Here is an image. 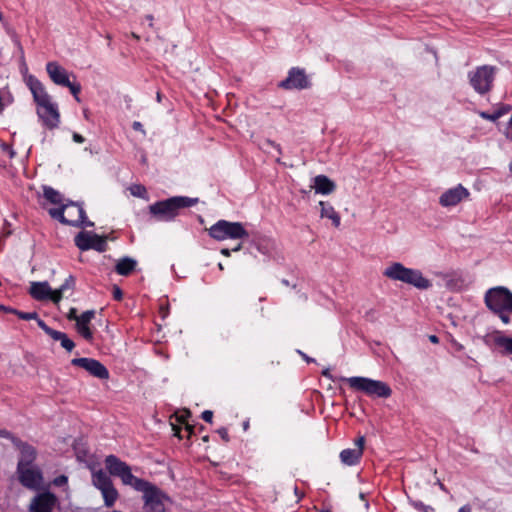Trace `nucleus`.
I'll use <instances>...</instances> for the list:
<instances>
[{
  "mask_svg": "<svg viewBox=\"0 0 512 512\" xmlns=\"http://www.w3.org/2000/svg\"><path fill=\"white\" fill-rule=\"evenodd\" d=\"M105 468L111 476L121 479L122 483L142 492L144 512H166V503L170 497L154 484L132 474L131 467L115 455H108L104 460Z\"/></svg>",
  "mask_w": 512,
  "mask_h": 512,
  "instance_id": "obj_1",
  "label": "nucleus"
},
{
  "mask_svg": "<svg viewBox=\"0 0 512 512\" xmlns=\"http://www.w3.org/2000/svg\"><path fill=\"white\" fill-rule=\"evenodd\" d=\"M198 201V198L174 196L151 204L149 212L157 221L171 222L179 215L181 209L192 207Z\"/></svg>",
  "mask_w": 512,
  "mask_h": 512,
  "instance_id": "obj_2",
  "label": "nucleus"
},
{
  "mask_svg": "<svg viewBox=\"0 0 512 512\" xmlns=\"http://www.w3.org/2000/svg\"><path fill=\"white\" fill-rule=\"evenodd\" d=\"M383 275L393 281H400L420 290L432 287V282L425 278L420 270L407 268L400 262H394L386 267Z\"/></svg>",
  "mask_w": 512,
  "mask_h": 512,
  "instance_id": "obj_3",
  "label": "nucleus"
},
{
  "mask_svg": "<svg viewBox=\"0 0 512 512\" xmlns=\"http://www.w3.org/2000/svg\"><path fill=\"white\" fill-rule=\"evenodd\" d=\"M49 215L63 224L74 227H93L94 223L87 220L83 206L78 202L67 201L59 208L48 210Z\"/></svg>",
  "mask_w": 512,
  "mask_h": 512,
  "instance_id": "obj_4",
  "label": "nucleus"
},
{
  "mask_svg": "<svg viewBox=\"0 0 512 512\" xmlns=\"http://www.w3.org/2000/svg\"><path fill=\"white\" fill-rule=\"evenodd\" d=\"M342 380L347 382L352 389L371 397L388 398L392 394L391 388L380 380L360 376L343 377Z\"/></svg>",
  "mask_w": 512,
  "mask_h": 512,
  "instance_id": "obj_5",
  "label": "nucleus"
},
{
  "mask_svg": "<svg viewBox=\"0 0 512 512\" xmlns=\"http://www.w3.org/2000/svg\"><path fill=\"white\" fill-rule=\"evenodd\" d=\"M496 71V67L491 65L478 66L468 72L469 84L476 93L484 95L492 89Z\"/></svg>",
  "mask_w": 512,
  "mask_h": 512,
  "instance_id": "obj_6",
  "label": "nucleus"
},
{
  "mask_svg": "<svg viewBox=\"0 0 512 512\" xmlns=\"http://www.w3.org/2000/svg\"><path fill=\"white\" fill-rule=\"evenodd\" d=\"M209 235L217 241L226 239H242L248 237V232L239 222L219 220L209 229Z\"/></svg>",
  "mask_w": 512,
  "mask_h": 512,
  "instance_id": "obj_7",
  "label": "nucleus"
},
{
  "mask_svg": "<svg viewBox=\"0 0 512 512\" xmlns=\"http://www.w3.org/2000/svg\"><path fill=\"white\" fill-rule=\"evenodd\" d=\"M485 303L493 312L512 311V293L505 287L491 288L486 292Z\"/></svg>",
  "mask_w": 512,
  "mask_h": 512,
  "instance_id": "obj_8",
  "label": "nucleus"
},
{
  "mask_svg": "<svg viewBox=\"0 0 512 512\" xmlns=\"http://www.w3.org/2000/svg\"><path fill=\"white\" fill-rule=\"evenodd\" d=\"M107 237L106 236H100L94 232L90 231H82L79 232L75 236V245L81 250V251H87L90 249L96 250L98 252H105L107 250Z\"/></svg>",
  "mask_w": 512,
  "mask_h": 512,
  "instance_id": "obj_9",
  "label": "nucleus"
},
{
  "mask_svg": "<svg viewBox=\"0 0 512 512\" xmlns=\"http://www.w3.org/2000/svg\"><path fill=\"white\" fill-rule=\"evenodd\" d=\"M36 112L46 128L55 129L59 126L60 113L57 103L53 100L38 104Z\"/></svg>",
  "mask_w": 512,
  "mask_h": 512,
  "instance_id": "obj_10",
  "label": "nucleus"
},
{
  "mask_svg": "<svg viewBox=\"0 0 512 512\" xmlns=\"http://www.w3.org/2000/svg\"><path fill=\"white\" fill-rule=\"evenodd\" d=\"M310 86V82L304 69L293 67L289 70L288 76L279 83V87L285 90H302Z\"/></svg>",
  "mask_w": 512,
  "mask_h": 512,
  "instance_id": "obj_11",
  "label": "nucleus"
},
{
  "mask_svg": "<svg viewBox=\"0 0 512 512\" xmlns=\"http://www.w3.org/2000/svg\"><path fill=\"white\" fill-rule=\"evenodd\" d=\"M71 364L86 370L89 374L98 379L104 380L109 378L108 369L96 359L86 357L74 358L71 360Z\"/></svg>",
  "mask_w": 512,
  "mask_h": 512,
  "instance_id": "obj_12",
  "label": "nucleus"
},
{
  "mask_svg": "<svg viewBox=\"0 0 512 512\" xmlns=\"http://www.w3.org/2000/svg\"><path fill=\"white\" fill-rule=\"evenodd\" d=\"M20 483L31 490H38L43 482L41 471L34 466L17 468Z\"/></svg>",
  "mask_w": 512,
  "mask_h": 512,
  "instance_id": "obj_13",
  "label": "nucleus"
},
{
  "mask_svg": "<svg viewBox=\"0 0 512 512\" xmlns=\"http://www.w3.org/2000/svg\"><path fill=\"white\" fill-rule=\"evenodd\" d=\"M470 192L462 184H458L455 187L447 189L439 197V204L442 207L448 208L456 206L461 201L468 199Z\"/></svg>",
  "mask_w": 512,
  "mask_h": 512,
  "instance_id": "obj_14",
  "label": "nucleus"
},
{
  "mask_svg": "<svg viewBox=\"0 0 512 512\" xmlns=\"http://www.w3.org/2000/svg\"><path fill=\"white\" fill-rule=\"evenodd\" d=\"M57 497L51 492L37 494L30 502L29 512H53Z\"/></svg>",
  "mask_w": 512,
  "mask_h": 512,
  "instance_id": "obj_15",
  "label": "nucleus"
},
{
  "mask_svg": "<svg viewBox=\"0 0 512 512\" xmlns=\"http://www.w3.org/2000/svg\"><path fill=\"white\" fill-rule=\"evenodd\" d=\"M25 84L29 88L36 105L52 100L44 85L35 76H27Z\"/></svg>",
  "mask_w": 512,
  "mask_h": 512,
  "instance_id": "obj_16",
  "label": "nucleus"
},
{
  "mask_svg": "<svg viewBox=\"0 0 512 512\" xmlns=\"http://www.w3.org/2000/svg\"><path fill=\"white\" fill-rule=\"evenodd\" d=\"M14 445L20 451L17 468L22 469V467L32 466V463L36 459L35 448L28 443L22 442L20 439H15Z\"/></svg>",
  "mask_w": 512,
  "mask_h": 512,
  "instance_id": "obj_17",
  "label": "nucleus"
},
{
  "mask_svg": "<svg viewBox=\"0 0 512 512\" xmlns=\"http://www.w3.org/2000/svg\"><path fill=\"white\" fill-rule=\"evenodd\" d=\"M46 71L50 79L55 84L60 86L70 85L69 74L67 70L60 66L57 62H48L46 64Z\"/></svg>",
  "mask_w": 512,
  "mask_h": 512,
  "instance_id": "obj_18",
  "label": "nucleus"
},
{
  "mask_svg": "<svg viewBox=\"0 0 512 512\" xmlns=\"http://www.w3.org/2000/svg\"><path fill=\"white\" fill-rule=\"evenodd\" d=\"M38 326L53 340L59 341L65 350L70 352L74 349L75 343L64 332L50 328L43 320L38 321Z\"/></svg>",
  "mask_w": 512,
  "mask_h": 512,
  "instance_id": "obj_19",
  "label": "nucleus"
},
{
  "mask_svg": "<svg viewBox=\"0 0 512 512\" xmlns=\"http://www.w3.org/2000/svg\"><path fill=\"white\" fill-rule=\"evenodd\" d=\"M29 293L32 298L43 301L52 300L54 298V290L51 289L48 282H32L30 285Z\"/></svg>",
  "mask_w": 512,
  "mask_h": 512,
  "instance_id": "obj_20",
  "label": "nucleus"
},
{
  "mask_svg": "<svg viewBox=\"0 0 512 512\" xmlns=\"http://www.w3.org/2000/svg\"><path fill=\"white\" fill-rule=\"evenodd\" d=\"M94 316V310H87L79 316V319H77L76 322V329L78 333L88 341H91L93 338V333L90 330L88 324L94 318Z\"/></svg>",
  "mask_w": 512,
  "mask_h": 512,
  "instance_id": "obj_21",
  "label": "nucleus"
},
{
  "mask_svg": "<svg viewBox=\"0 0 512 512\" xmlns=\"http://www.w3.org/2000/svg\"><path fill=\"white\" fill-rule=\"evenodd\" d=\"M312 187L316 193L322 195L331 194L336 188L334 182L325 175L314 177Z\"/></svg>",
  "mask_w": 512,
  "mask_h": 512,
  "instance_id": "obj_22",
  "label": "nucleus"
},
{
  "mask_svg": "<svg viewBox=\"0 0 512 512\" xmlns=\"http://www.w3.org/2000/svg\"><path fill=\"white\" fill-rule=\"evenodd\" d=\"M362 457L361 449H344L340 452V460L347 466H354L359 463Z\"/></svg>",
  "mask_w": 512,
  "mask_h": 512,
  "instance_id": "obj_23",
  "label": "nucleus"
},
{
  "mask_svg": "<svg viewBox=\"0 0 512 512\" xmlns=\"http://www.w3.org/2000/svg\"><path fill=\"white\" fill-rule=\"evenodd\" d=\"M137 265V261L131 257H123L118 260L115 271L122 276H128Z\"/></svg>",
  "mask_w": 512,
  "mask_h": 512,
  "instance_id": "obj_24",
  "label": "nucleus"
},
{
  "mask_svg": "<svg viewBox=\"0 0 512 512\" xmlns=\"http://www.w3.org/2000/svg\"><path fill=\"white\" fill-rule=\"evenodd\" d=\"M319 205L321 207V217L330 219L333 225L338 227L340 225V216L335 211L334 207L330 203L324 201H320Z\"/></svg>",
  "mask_w": 512,
  "mask_h": 512,
  "instance_id": "obj_25",
  "label": "nucleus"
},
{
  "mask_svg": "<svg viewBox=\"0 0 512 512\" xmlns=\"http://www.w3.org/2000/svg\"><path fill=\"white\" fill-rule=\"evenodd\" d=\"M92 483L99 490L113 484L110 476L101 469L92 473Z\"/></svg>",
  "mask_w": 512,
  "mask_h": 512,
  "instance_id": "obj_26",
  "label": "nucleus"
},
{
  "mask_svg": "<svg viewBox=\"0 0 512 512\" xmlns=\"http://www.w3.org/2000/svg\"><path fill=\"white\" fill-rule=\"evenodd\" d=\"M75 286V279L73 276H69L66 278L65 282L59 287V289L54 290V298L53 302L58 303L62 297L65 296L67 291H72Z\"/></svg>",
  "mask_w": 512,
  "mask_h": 512,
  "instance_id": "obj_27",
  "label": "nucleus"
},
{
  "mask_svg": "<svg viewBox=\"0 0 512 512\" xmlns=\"http://www.w3.org/2000/svg\"><path fill=\"white\" fill-rule=\"evenodd\" d=\"M101 491L102 497L104 499V504L106 507H112L116 500L118 499V491L114 487L113 484L103 488Z\"/></svg>",
  "mask_w": 512,
  "mask_h": 512,
  "instance_id": "obj_28",
  "label": "nucleus"
},
{
  "mask_svg": "<svg viewBox=\"0 0 512 512\" xmlns=\"http://www.w3.org/2000/svg\"><path fill=\"white\" fill-rule=\"evenodd\" d=\"M43 193H44L45 199L48 200L50 203L60 205V206L62 204H65L63 202L62 194L59 191L53 189L52 187L44 186Z\"/></svg>",
  "mask_w": 512,
  "mask_h": 512,
  "instance_id": "obj_29",
  "label": "nucleus"
},
{
  "mask_svg": "<svg viewBox=\"0 0 512 512\" xmlns=\"http://www.w3.org/2000/svg\"><path fill=\"white\" fill-rule=\"evenodd\" d=\"M497 346L504 348L507 354H512V337L498 335L494 338Z\"/></svg>",
  "mask_w": 512,
  "mask_h": 512,
  "instance_id": "obj_30",
  "label": "nucleus"
},
{
  "mask_svg": "<svg viewBox=\"0 0 512 512\" xmlns=\"http://www.w3.org/2000/svg\"><path fill=\"white\" fill-rule=\"evenodd\" d=\"M409 503L418 512H434L435 511L432 506L426 505L422 501H419V500L410 499Z\"/></svg>",
  "mask_w": 512,
  "mask_h": 512,
  "instance_id": "obj_31",
  "label": "nucleus"
},
{
  "mask_svg": "<svg viewBox=\"0 0 512 512\" xmlns=\"http://www.w3.org/2000/svg\"><path fill=\"white\" fill-rule=\"evenodd\" d=\"M15 315H17L22 320H36L37 322L41 320L38 317L36 312H23L19 310H12Z\"/></svg>",
  "mask_w": 512,
  "mask_h": 512,
  "instance_id": "obj_32",
  "label": "nucleus"
},
{
  "mask_svg": "<svg viewBox=\"0 0 512 512\" xmlns=\"http://www.w3.org/2000/svg\"><path fill=\"white\" fill-rule=\"evenodd\" d=\"M129 190L133 196L139 197V198H144L145 195L147 194L146 188L141 184H134V185L130 186Z\"/></svg>",
  "mask_w": 512,
  "mask_h": 512,
  "instance_id": "obj_33",
  "label": "nucleus"
},
{
  "mask_svg": "<svg viewBox=\"0 0 512 512\" xmlns=\"http://www.w3.org/2000/svg\"><path fill=\"white\" fill-rule=\"evenodd\" d=\"M255 247L258 252L263 255H270L271 252V243L269 241H258L255 244Z\"/></svg>",
  "mask_w": 512,
  "mask_h": 512,
  "instance_id": "obj_34",
  "label": "nucleus"
},
{
  "mask_svg": "<svg viewBox=\"0 0 512 512\" xmlns=\"http://www.w3.org/2000/svg\"><path fill=\"white\" fill-rule=\"evenodd\" d=\"M64 87L69 88L71 94L74 96L77 102H80L79 93L81 91V86L79 83H73L70 81V85H65Z\"/></svg>",
  "mask_w": 512,
  "mask_h": 512,
  "instance_id": "obj_35",
  "label": "nucleus"
},
{
  "mask_svg": "<svg viewBox=\"0 0 512 512\" xmlns=\"http://www.w3.org/2000/svg\"><path fill=\"white\" fill-rule=\"evenodd\" d=\"M478 114L482 119L489 120L492 122L497 121L501 117V113H496V111H494L493 113L480 111Z\"/></svg>",
  "mask_w": 512,
  "mask_h": 512,
  "instance_id": "obj_36",
  "label": "nucleus"
},
{
  "mask_svg": "<svg viewBox=\"0 0 512 512\" xmlns=\"http://www.w3.org/2000/svg\"><path fill=\"white\" fill-rule=\"evenodd\" d=\"M268 147L274 148L279 155L282 153V149H281L280 145L269 140V139L264 141V143L262 145V149L267 150Z\"/></svg>",
  "mask_w": 512,
  "mask_h": 512,
  "instance_id": "obj_37",
  "label": "nucleus"
},
{
  "mask_svg": "<svg viewBox=\"0 0 512 512\" xmlns=\"http://www.w3.org/2000/svg\"><path fill=\"white\" fill-rule=\"evenodd\" d=\"M494 313L499 316V318L501 319V321L504 324L510 323L509 313H512V311L502 310L501 312H494Z\"/></svg>",
  "mask_w": 512,
  "mask_h": 512,
  "instance_id": "obj_38",
  "label": "nucleus"
},
{
  "mask_svg": "<svg viewBox=\"0 0 512 512\" xmlns=\"http://www.w3.org/2000/svg\"><path fill=\"white\" fill-rule=\"evenodd\" d=\"M67 482H68V477L65 476V475H60L58 477H56L54 480H53V484L55 486H66L67 485Z\"/></svg>",
  "mask_w": 512,
  "mask_h": 512,
  "instance_id": "obj_39",
  "label": "nucleus"
},
{
  "mask_svg": "<svg viewBox=\"0 0 512 512\" xmlns=\"http://www.w3.org/2000/svg\"><path fill=\"white\" fill-rule=\"evenodd\" d=\"M365 438L364 436H360L355 441V449H361V452L363 453Z\"/></svg>",
  "mask_w": 512,
  "mask_h": 512,
  "instance_id": "obj_40",
  "label": "nucleus"
},
{
  "mask_svg": "<svg viewBox=\"0 0 512 512\" xmlns=\"http://www.w3.org/2000/svg\"><path fill=\"white\" fill-rule=\"evenodd\" d=\"M212 418H213V412L210 411V410H205L203 413H202V419L205 421V422H209L211 423L212 422Z\"/></svg>",
  "mask_w": 512,
  "mask_h": 512,
  "instance_id": "obj_41",
  "label": "nucleus"
},
{
  "mask_svg": "<svg viewBox=\"0 0 512 512\" xmlns=\"http://www.w3.org/2000/svg\"><path fill=\"white\" fill-rule=\"evenodd\" d=\"M113 297L115 300H118V301L121 300L123 297V293L118 286L113 287Z\"/></svg>",
  "mask_w": 512,
  "mask_h": 512,
  "instance_id": "obj_42",
  "label": "nucleus"
},
{
  "mask_svg": "<svg viewBox=\"0 0 512 512\" xmlns=\"http://www.w3.org/2000/svg\"><path fill=\"white\" fill-rule=\"evenodd\" d=\"M0 437L10 439L13 443H14V440L17 439L9 431L4 430V429L0 430Z\"/></svg>",
  "mask_w": 512,
  "mask_h": 512,
  "instance_id": "obj_43",
  "label": "nucleus"
},
{
  "mask_svg": "<svg viewBox=\"0 0 512 512\" xmlns=\"http://www.w3.org/2000/svg\"><path fill=\"white\" fill-rule=\"evenodd\" d=\"M1 99H2V102L5 103V107L12 104L14 101V98L10 93H7L3 97H1Z\"/></svg>",
  "mask_w": 512,
  "mask_h": 512,
  "instance_id": "obj_44",
  "label": "nucleus"
},
{
  "mask_svg": "<svg viewBox=\"0 0 512 512\" xmlns=\"http://www.w3.org/2000/svg\"><path fill=\"white\" fill-rule=\"evenodd\" d=\"M217 432H218V434L221 436V438H222L224 441H226V442H228V441H229L228 430H227L226 428L222 427V428L218 429V431H217Z\"/></svg>",
  "mask_w": 512,
  "mask_h": 512,
  "instance_id": "obj_45",
  "label": "nucleus"
},
{
  "mask_svg": "<svg viewBox=\"0 0 512 512\" xmlns=\"http://www.w3.org/2000/svg\"><path fill=\"white\" fill-rule=\"evenodd\" d=\"M67 317L69 320H75L77 322V319H79V316L77 315L76 308H71Z\"/></svg>",
  "mask_w": 512,
  "mask_h": 512,
  "instance_id": "obj_46",
  "label": "nucleus"
},
{
  "mask_svg": "<svg viewBox=\"0 0 512 512\" xmlns=\"http://www.w3.org/2000/svg\"><path fill=\"white\" fill-rule=\"evenodd\" d=\"M322 375L332 381H334V378H333V375L331 374L330 372V369L329 368H326L322 371Z\"/></svg>",
  "mask_w": 512,
  "mask_h": 512,
  "instance_id": "obj_47",
  "label": "nucleus"
},
{
  "mask_svg": "<svg viewBox=\"0 0 512 512\" xmlns=\"http://www.w3.org/2000/svg\"><path fill=\"white\" fill-rule=\"evenodd\" d=\"M73 140L77 143H83L84 142V137L78 133H74L73 134Z\"/></svg>",
  "mask_w": 512,
  "mask_h": 512,
  "instance_id": "obj_48",
  "label": "nucleus"
},
{
  "mask_svg": "<svg viewBox=\"0 0 512 512\" xmlns=\"http://www.w3.org/2000/svg\"><path fill=\"white\" fill-rule=\"evenodd\" d=\"M509 110H510V107H508V106H503V107H501V108H499V109H497V110H495V111H496V113H501V117H502L503 115H505L506 113H508V111H509Z\"/></svg>",
  "mask_w": 512,
  "mask_h": 512,
  "instance_id": "obj_49",
  "label": "nucleus"
},
{
  "mask_svg": "<svg viewBox=\"0 0 512 512\" xmlns=\"http://www.w3.org/2000/svg\"><path fill=\"white\" fill-rule=\"evenodd\" d=\"M298 353L302 356V358L308 362V363H311V362H315V359L307 356L305 353L301 352L300 350H298Z\"/></svg>",
  "mask_w": 512,
  "mask_h": 512,
  "instance_id": "obj_50",
  "label": "nucleus"
},
{
  "mask_svg": "<svg viewBox=\"0 0 512 512\" xmlns=\"http://www.w3.org/2000/svg\"><path fill=\"white\" fill-rule=\"evenodd\" d=\"M133 129L136 130V131H143V126L140 122L138 121H135L133 123Z\"/></svg>",
  "mask_w": 512,
  "mask_h": 512,
  "instance_id": "obj_51",
  "label": "nucleus"
},
{
  "mask_svg": "<svg viewBox=\"0 0 512 512\" xmlns=\"http://www.w3.org/2000/svg\"><path fill=\"white\" fill-rule=\"evenodd\" d=\"M458 512H472V509L470 505H464L458 510Z\"/></svg>",
  "mask_w": 512,
  "mask_h": 512,
  "instance_id": "obj_52",
  "label": "nucleus"
},
{
  "mask_svg": "<svg viewBox=\"0 0 512 512\" xmlns=\"http://www.w3.org/2000/svg\"><path fill=\"white\" fill-rule=\"evenodd\" d=\"M221 254L228 257L231 254V250L224 248L221 250Z\"/></svg>",
  "mask_w": 512,
  "mask_h": 512,
  "instance_id": "obj_53",
  "label": "nucleus"
},
{
  "mask_svg": "<svg viewBox=\"0 0 512 512\" xmlns=\"http://www.w3.org/2000/svg\"><path fill=\"white\" fill-rule=\"evenodd\" d=\"M429 340L432 342V343H438V337L436 335H431L429 337Z\"/></svg>",
  "mask_w": 512,
  "mask_h": 512,
  "instance_id": "obj_54",
  "label": "nucleus"
},
{
  "mask_svg": "<svg viewBox=\"0 0 512 512\" xmlns=\"http://www.w3.org/2000/svg\"><path fill=\"white\" fill-rule=\"evenodd\" d=\"M146 19L149 21V26L152 27L153 26V16L152 15H147Z\"/></svg>",
  "mask_w": 512,
  "mask_h": 512,
  "instance_id": "obj_55",
  "label": "nucleus"
},
{
  "mask_svg": "<svg viewBox=\"0 0 512 512\" xmlns=\"http://www.w3.org/2000/svg\"><path fill=\"white\" fill-rule=\"evenodd\" d=\"M242 248L241 244H238L236 247L232 249V251H239Z\"/></svg>",
  "mask_w": 512,
  "mask_h": 512,
  "instance_id": "obj_56",
  "label": "nucleus"
},
{
  "mask_svg": "<svg viewBox=\"0 0 512 512\" xmlns=\"http://www.w3.org/2000/svg\"><path fill=\"white\" fill-rule=\"evenodd\" d=\"M248 428H249V422H248V421H246V422H244V424H243V429H244V430H247Z\"/></svg>",
  "mask_w": 512,
  "mask_h": 512,
  "instance_id": "obj_57",
  "label": "nucleus"
},
{
  "mask_svg": "<svg viewBox=\"0 0 512 512\" xmlns=\"http://www.w3.org/2000/svg\"><path fill=\"white\" fill-rule=\"evenodd\" d=\"M439 487H440L441 490L446 491V488H445V486L442 483H440Z\"/></svg>",
  "mask_w": 512,
  "mask_h": 512,
  "instance_id": "obj_58",
  "label": "nucleus"
},
{
  "mask_svg": "<svg viewBox=\"0 0 512 512\" xmlns=\"http://www.w3.org/2000/svg\"><path fill=\"white\" fill-rule=\"evenodd\" d=\"M84 117H85L86 119H88V111H87V110H84Z\"/></svg>",
  "mask_w": 512,
  "mask_h": 512,
  "instance_id": "obj_59",
  "label": "nucleus"
},
{
  "mask_svg": "<svg viewBox=\"0 0 512 512\" xmlns=\"http://www.w3.org/2000/svg\"><path fill=\"white\" fill-rule=\"evenodd\" d=\"M360 498H361L362 500H364V499H365V494H364V493H360Z\"/></svg>",
  "mask_w": 512,
  "mask_h": 512,
  "instance_id": "obj_60",
  "label": "nucleus"
},
{
  "mask_svg": "<svg viewBox=\"0 0 512 512\" xmlns=\"http://www.w3.org/2000/svg\"><path fill=\"white\" fill-rule=\"evenodd\" d=\"M218 267H219V269H220V270H223V269H224V268H223V265H222L221 263H219V264H218Z\"/></svg>",
  "mask_w": 512,
  "mask_h": 512,
  "instance_id": "obj_61",
  "label": "nucleus"
},
{
  "mask_svg": "<svg viewBox=\"0 0 512 512\" xmlns=\"http://www.w3.org/2000/svg\"><path fill=\"white\" fill-rule=\"evenodd\" d=\"M2 309H4L5 311H8V312H12L11 311L12 309L4 308V307H2Z\"/></svg>",
  "mask_w": 512,
  "mask_h": 512,
  "instance_id": "obj_62",
  "label": "nucleus"
},
{
  "mask_svg": "<svg viewBox=\"0 0 512 512\" xmlns=\"http://www.w3.org/2000/svg\"><path fill=\"white\" fill-rule=\"evenodd\" d=\"M509 170L512 173V163H510V165H509Z\"/></svg>",
  "mask_w": 512,
  "mask_h": 512,
  "instance_id": "obj_63",
  "label": "nucleus"
},
{
  "mask_svg": "<svg viewBox=\"0 0 512 512\" xmlns=\"http://www.w3.org/2000/svg\"><path fill=\"white\" fill-rule=\"evenodd\" d=\"M282 282H283V284H285V285H288V284H289L287 280H283Z\"/></svg>",
  "mask_w": 512,
  "mask_h": 512,
  "instance_id": "obj_64",
  "label": "nucleus"
}]
</instances>
